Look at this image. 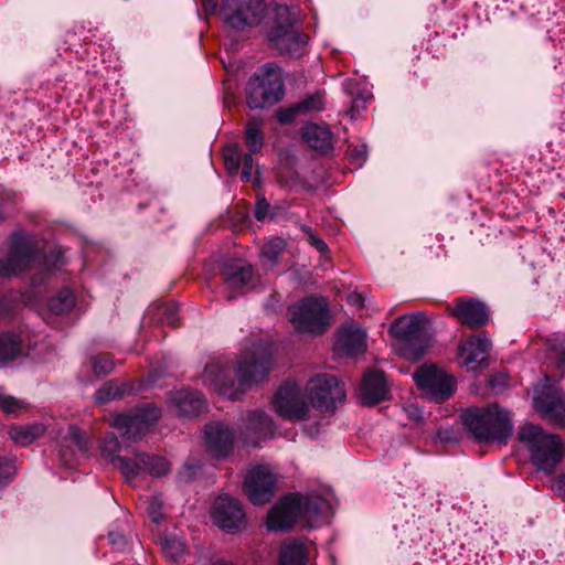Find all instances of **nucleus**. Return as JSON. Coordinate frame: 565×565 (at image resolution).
<instances>
[{
    "mask_svg": "<svg viewBox=\"0 0 565 565\" xmlns=\"http://www.w3.org/2000/svg\"><path fill=\"white\" fill-rule=\"evenodd\" d=\"M519 440L529 450L533 465L547 475L554 472L565 456L561 437L544 431L539 425H523L519 430Z\"/></svg>",
    "mask_w": 565,
    "mask_h": 565,
    "instance_id": "obj_3",
    "label": "nucleus"
},
{
    "mask_svg": "<svg viewBox=\"0 0 565 565\" xmlns=\"http://www.w3.org/2000/svg\"><path fill=\"white\" fill-rule=\"evenodd\" d=\"M556 490L565 495V473L557 476L554 480Z\"/></svg>",
    "mask_w": 565,
    "mask_h": 565,
    "instance_id": "obj_52",
    "label": "nucleus"
},
{
    "mask_svg": "<svg viewBox=\"0 0 565 565\" xmlns=\"http://www.w3.org/2000/svg\"><path fill=\"white\" fill-rule=\"evenodd\" d=\"M298 22L299 11L295 4L275 3L268 18L267 39L279 54L300 57L306 53L309 36L295 29Z\"/></svg>",
    "mask_w": 565,
    "mask_h": 565,
    "instance_id": "obj_2",
    "label": "nucleus"
},
{
    "mask_svg": "<svg viewBox=\"0 0 565 565\" xmlns=\"http://www.w3.org/2000/svg\"><path fill=\"white\" fill-rule=\"evenodd\" d=\"M301 513V500L294 495L285 497L268 512L267 527L274 531L289 529L299 521Z\"/></svg>",
    "mask_w": 565,
    "mask_h": 565,
    "instance_id": "obj_17",
    "label": "nucleus"
},
{
    "mask_svg": "<svg viewBox=\"0 0 565 565\" xmlns=\"http://www.w3.org/2000/svg\"><path fill=\"white\" fill-rule=\"evenodd\" d=\"M426 319L420 315L404 316L391 326V332L398 340L399 355L409 361L419 360L430 345Z\"/></svg>",
    "mask_w": 565,
    "mask_h": 565,
    "instance_id": "obj_5",
    "label": "nucleus"
},
{
    "mask_svg": "<svg viewBox=\"0 0 565 565\" xmlns=\"http://www.w3.org/2000/svg\"><path fill=\"white\" fill-rule=\"evenodd\" d=\"M100 448H102L103 452L113 457L115 454H117L119 451L120 444L114 433H108L103 438V440L100 443Z\"/></svg>",
    "mask_w": 565,
    "mask_h": 565,
    "instance_id": "obj_42",
    "label": "nucleus"
},
{
    "mask_svg": "<svg viewBox=\"0 0 565 565\" xmlns=\"http://www.w3.org/2000/svg\"><path fill=\"white\" fill-rule=\"evenodd\" d=\"M161 546L166 556L174 561H178L185 553L184 541L177 536H166Z\"/></svg>",
    "mask_w": 565,
    "mask_h": 565,
    "instance_id": "obj_37",
    "label": "nucleus"
},
{
    "mask_svg": "<svg viewBox=\"0 0 565 565\" xmlns=\"http://www.w3.org/2000/svg\"><path fill=\"white\" fill-rule=\"evenodd\" d=\"M447 311L470 329L481 328L489 320L486 305L473 298H458L447 306Z\"/></svg>",
    "mask_w": 565,
    "mask_h": 565,
    "instance_id": "obj_16",
    "label": "nucleus"
},
{
    "mask_svg": "<svg viewBox=\"0 0 565 565\" xmlns=\"http://www.w3.org/2000/svg\"><path fill=\"white\" fill-rule=\"evenodd\" d=\"M22 351V341L14 333H0V362L17 359Z\"/></svg>",
    "mask_w": 565,
    "mask_h": 565,
    "instance_id": "obj_32",
    "label": "nucleus"
},
{
    "mask_svg": "<svg viewBox=\"0 0 565 565\" xmlns=\"http://www.w3.org/2000/svg\"><path fill=\"white\" fill-rule=\"evenodd\" d=\"M302 230L307 234L308 242L312 247H315L321 254L329 252L328 245L320 237H318L310 227L303 226Z\"/></svg>",
    "mask_w": 565,
    "mask_h": 565,
    "instance_id": "obj_45",
    "label": "nucleus"
},
{
    "mask_svg": "<svg viewBox=\"0 0 565 565\" xmlns=\"http://www.w3.org/2000/svg\"><path fill=\"white\" fill-rule=\"evenodd\" d=\"M245 145L250 153L260 151L264 145L263 120L257 117L248 119L246 124Z\"/></svg>",
    "mask_w": 565,
    "mask_h": 565,
    "instance_id": "obj_30",
    "label": "nucleus"
},
{
    "mask_svg": "<svg viewBox=\"0 0 565 565\" xmlns=\"http://www.w3.org/2000/svg\"><path fill=\"white\" fill-rule=\"evenodd\" d=\"M222 2H203V12L206 17L220 14L222 17Z\"/></svg>",
    "mask_w": 565,
    "mask_h": 565,
    "instance_id": "obj_48",
    "label": "nucleus"
},
{
    "mask_svg": "<svg viewBox=\"0 0 565 565\" xmlns=\"http://www.w3.org/2000/svg\"><path fill=\"white\" fill-rule=\"evenodd\" d=\"M242 160H243V170H242L241 178H242L243 182H248L252 178V172H253V167H254V160H253L252 153L250 152L246 153Z\"/></svg>",
    "mask_w": 565,
    "mask_h": 565,
    "instance_id": "obj_47",
    "label": "nucleus"
},
{
    "mask_svg": "<svg viewBox=\"0 0 565 565\" xmlns=\"http://www.w3.org/2000/svg\"><path fill=\"white\" fill-rule=\"evenodd\" d=\"M271 369L268 345L258 343L252 350L241 353L234 367L220 359L211 360L204 369V385L220 395L237 399L253 384L262 382Z\"/></svg>",
    "mask_w": 565,
    "mask_h": 565,
    "instance_id": "obj_1",
    "label": "nucleus"
},
{
    "mask_svg": "<svg viewBox=\"0 0 565 565\" xmlns=\"http://www.w3.org/2000/svg\"><path fill=\"white\" fill-rule=\"evenodd\" d=\"M245 428L246 438L257 445L258 440L273 434V422L264 412L254 411L248 413Z\"/></svg>",
    "mask_w": 565,
    "mask_h": 565,
    "instance_id": "obj_27",
    "label": "nucleus"
},
{
    "mask_svg": "<svg viewBox=\"0 0 565 565\" xmlns=\"http://www.w3.org/2000/svg\"><path fill=\"white\" fill-rule=\"evenodd\" d=\"M302 138L316 151L327 152L333 146V136L330 129L317 124L306 125L302 128Z\"/></svg>",
    "mask_w": 565,
    "mask_h": 565,
    "instance_id": "obj_26",
    "label": "nucleus"
},
{
    "mask_svg": "<svg viewBox=\"0 0 565 565\" xmlns=\"http://www.w3.org/2000/svg\"><path fill=\"white\" fill-rule=\"evenodd\" d=\"M461 420L478 443L507 444L512 431L509 413L498 405L469 408L461 414Z\"/></svg>",
    "mask_w": 565,
    "mask_h": 565,
    "instance_id": "obj_4",
    "label": "nucleus"
},
{
    "mask_svg": "<svg viewBox=\"0 0 565 565\" xmlns=\"http://www.w3.org/2000/svg\"><path fill=\"white\" fill-rule=\"evenodd\" d=\"M301 114L319 111L324 107V96L321 93H315L297 103Z\"/></svg>",
    "mask_w": 565,
    "mask_h": 565,
    "instance_id": "obj_39",
    "label": "nucleus"
},
{
    "mask_svg": "<svg viewBox=\"0 0 565 565\" xmlns=\"http://www.w3.org/2000/svg\"><path fill=\"white\" fill-rule=\"evenodd\" d=\"M76 300L73 291L64 287L47 301L49 313L62 316L68 313L75 307Z\"/></svg>",
    "mask_w": 565,
    "mask_h": 565,
    "instance_id": "obj_28",
    "label": "nucleus"
},
{
    "mask_svg": "<svg viewBox=\"0 0 565 565\" xmlns=\"http://www.w3.org/2000/svg\"><path fill=\"white\" fill-rule=\"evenodd\" d=\"M161 417V411L153 404L147 403L137 406L128 413H113L107 423L121 431L122 436L137 440L145 436Z\"/></svg>",
    "mask_w": 565,
    "mask_h": 565,
    "instance_id": "obj_7",
    "label": "nucleus"
},
{
    "mask_svg": "<svg viewBox=\"0 0 565 565\" xmlns=\"http://www.w3.org/2000/svg\"><path fill=\"white\" fill-rule=\"evenodd\" d=\"M111 461L119 468L121 473L129 481L135 479L142 470V462L139 460V455L136 457V459L118 456L116 458H111Z\"/></svg>",
    "mask_w": 565,
    "mask_h": 565,
    "instance_id": "obj_35",
    "label": "nucleus"
},
{
    "mask_svg": "<svg viewBox=\"0 0 565 565\" xmlns=\"http://www.w3.org/2000/svg\"><path fill=\"white\" fill-rule=\"evenodd\" d=\"M369 98H370V96L363 97L361 99L360 98L354 99L353 105H352L351 109L349 110L351 118H355L360 114L361 109L365 108V103Z\"/></svg>",
    "mask_w": 565,
    "mask_h": 565,
    "instance_id": "obj_50",
    "label": "nucleus"
},
{
    "mask_svg": "<svg viewBox=\"0 0 565 565\" xmlns=\"http://www.w3.org/2000/svg\"><path fill=\"white\" fill-rule=\"evenodd\" d=\"M0 409L8 414L18 416L26 409V404L10 395H0Z\"/></svg>",
    "mask_w": 565,
    "mask_h": 565,
    "instance_id": "obj_38",
    "label": "nucleus"
},
{
    "mask_svg": "<svg viewBox=\"0 0 565 565\" xmlns=\"http://www.w3.org/2000/svg\"><path fill=\"white\" fill-rule=\"evenodd\" d=\"M212 516L215 524L227 532L241 531L246 523L239 501L226 494L215 500Z\"/></svg>",
    "mask_w": 565,
    "mask_h": 565,
    "instance_id": "obj_15",
    "label": "nucleus"
},
{
    "mask_svg": "<svg viewBox=\"0 0 565 565\" xmlns=\"http://www.w3.org/2000/svg\"><path fill=\"white\" fill-rule=\"evenodd\" d=\"M490 341L487 338L469 337L458 345L461 364L469 370H476L488 358Z\"/></svg>",
    "mask_w": 565,
    "mask_h": 565,
    "instance_id": "obj_19",
    "label": "nucleus"
},
{
    "mask_svg": "<svg viewBox=\"0 0 565 565\" xmlns=\"http://www.w3.org/2000/svg\"><path fill=\"white\" fill-rule=\"evenodd\" d=\"M45 431V427L42 424L34 423L24 426H12L9 429V435L14 440V443L28 446L32 444L35 439L42 436Z\"/></svg>",
    "mask_w": 565,
    "mask_h": 565,
    "instance_id": "obj_29",
    "label": "nucleus"
},
{
    "mask_svg": "<svg viewBox=\"0 0 565 565\" xmlns=\"http://www.w3.org/2000/svg\"><path fill=\"white\" fill-rule=\"evenodd\" d=\"M299 115H301V111H300L298 105L295 104L288 108L279 109L277 111V119L281 124H288V122H291L292 120H295Z\"/></svg>",
    "mask_w": 565,
    "mask_h": 565,
    "instance_id": "obj_44",
    "label": "nucleus"
},
{
    "mask_svg": "<svg viewBox=\"0 0 565 565\" xmlns=\"http://www.w3.org/2000/svg\"><path fill=\"white\" fill-rule=\"evenodd\" d=\"M289 320L300 332L323 333L329 324L327 302L313 297L306 298L289 308Z\"/></svg>",
    "mask_w": 565,
    "mask_h": 565,
    "instance_id": "obj_9",
    "label": "nucleus"
},
{
    "mask_svg": "<svg viewBox=\"0 0 565 565\" xmlns=\"http://www.w3.org/2000/svg\"><path fill=\"white\" fill-rule=\"evenodd\" d=\"M242 162V153L237 146H228L224 149V164L230 173H237Z\"/></svg>",
    "mask_w": 565,
    "mask_h": 565,
    "instance_id": "obj_40",
    "label": "nucleus"
},
{
    "mask_svg": "<svg viewBox=\"0 0 565 565\" xmlns=\"http://www.w3.org/2000/svg\"><path fill=\"white\" fill-rule=\"evenodd\" d=\"M171 403L182 415H198L205 408L202 393L193 390H180L172 394Z\"/></svg>",
    "mask_w": 565,
    "mask_h": 565,
    "instance_id": "obj_24",
    "label": "nucleus"
},
{
    "mask_svg": "<svg viewBox=\"0 0 565 565\" xmlns=\"http://www.w3.org/2000/svg\"><path fill=\"white\" fill-rule=\"evenodd\" d=\"M365 338L364 330L358 323L344 324L338 331L334 350L349 356L363 353L366 350Z\"/></svg>",
    "mask_w": 565,
    "mask_h": 565,
    "instance_id": "obj_18",
    "label": "nucleus"
},
{
    "mask_svg": "<svg viewBox=\"0 0 565 565\" xmlns=\"http://www.w3.org/2000/svg\"><path fill=\"white\" fill-rule=\"evenodd\" d=\"M268 211H269V203L267 202V200L262 196V198H257V201H256V205H255V211H254V215L256 217L257 221H264L266 218V216L268 215Z\"/></svg>",
    "mask_w": 565,
    "mask_h": 565,
    "instance_id": "obj_46",
    "label": "nucleus"
},
{
    "mask_svg": "<svg viewBox=\"0 0 565 565\" xmlns=\"http://www.w3.org/2000/svg\"><path fill=\"white\" fill-rule=\"evenodd\" d=\"M387 392L385 375L382 371L371 370L365 373L360 388L361 401L364 405L373 406L382 402Z\"/></svg>",
    "mask_w": 565,
    "mask_h": 565,
    "instance_id": "obj_21",
    "label": "nucleus"
},
{
    "mask_svg": "<svg viewBox=\"0 0 565 565\" xmlns=\"http://www.w3.org/2000/svg\"><path fill=\"white\" fill-rule=\"evenodd\" d=\"M420 392L435 403L450 398L456 391V379L434 364H424L413 374Z\"/></svg>",
    "mask_w": 565,
    "mask_h": 565,
    "instance_id": "obj_10",
    "label": "nucleus"
},
{
    "mask_svg": "<svg viewBox=\"0 0 565 565\" xmlns=\"http://www.w3.org/2000/svg\"><path fill=\"white\" fill-rule=\"evenodd\" d=\"M93 371L96 375H107L114 370V361L111 356L107 353H102L96 355L93 361Z\"/></svg>",
    "mask_w": 565,
    "mask_h": 565,
    "instance_id": "obj_41",
    "label": "nucleus"
},
{
    "mask_svg": "<svg viewBox=\"0 0 565 565\" xmlns=\"http://www.w3.org/2000/svg\"><path fill=\"white\" fill-rule=\"evenodd\" d=\"M36 247L22 233L12 235L11 249L4 259H0V276L10 277L20 274L34 262Z\"/></svg>",
    "mask_w": 565,
    "mask_h": 565,
    "instance_id": "obj_13",
    "label": "nucleus"
},
{
    "mask_svg": "<svg viewBox=\"0 0 565 565\" xmlns=\"http://www.w3.org/2000/svg\"><path fill=\"white\" fill-rule=\"evenodd\" d=\"M205 440L214 456L225 457L233 449L234 433L222 423H211L205 427Z\"/></svg>",
    "mask_w": 565,
    "mask_h": 565,
    "instance_id": "obj_20",
    "label": "nucleus"
},
{
    "mask_svg": "<svg viewBox=\"0 0 565 565\" xmlns=\"http://www.w3.org/2000/svg\"><path fill=\"white\" fill-rule=\"evenodd\" d=\"M541 415L558 427H565V402L555 393H542L534 398Z\"/></svg>",
    "mask_w": 565,
    "mask_h": 565,
    "instance_id": "obj_23",
    "label": "nucleus"
},
{
    "mask_svg": "<svg viewBox=\"0 0 565 565\" xmlns=\"http://www.w3.org/2000/svg\"><path fill=\"white\" fill-rule=\"evenodd\" d=\"M406 411L408 412L409 416L414 419H418L420 417V412L415 405H408Z\"/></svg>",
    "mask_w": 565,
    "mask_h": 565,
    "instance_id": "obj_54",
    "label": "nucleus"
},
{
    "mask_svg": "<svg viewBox=\"0 0 565 565\" xmlns=\"http://www.w3.org/2000/svg\"><path fill=\"white\" fill-rule=\"evenodd\" d=\"M220 275L228 289H239L253 278V267L243 260H227L220 270Z\"/></svg>",
    "mask_w": 565,
    "mask_h": 565,
    "instance_id": "obj_22",
    "label": "nucleus"
},
{
    "mask_svg": "<svg viewBox=\"0 0 565 565\" xmlns=\"http://www.w3.org/2000/svg\"><path fill=\"white\" fill-rule=\"evenodd\" d=\"M276 478L268 467L257 466L246 476L244 492L254 504H264L274 495Z\"/></svg>",
    "mask_w": 565,
    "mask_h": 565,
    "instance_id": "obj_14",
    "label": "nucleus"
},
{
    "mask_svg": "<svg viewBox=\"0 0 565 565\" xmlns=\"http://www.w3.org/2000/svg\"><path fill=\"white\" fill-rule=\"evenodd\" d=\"M68 431H70V436H71V438L74 440V443H75L79 448H83L84 443H83V440H82V434H81V430H79L76 426L71 425V426H70V428H68Z\"/></svg>",
    "mask_w": 565,
    "mask_h": 565,
    "instance_id": "obj_51",
    "label": "nucleus"
},
{
    "mask_svg": "<svg viewBox=\"0 0 565 565\" xmlns=\"http://www.w3.org/2000/svg\"><path fill=\"white\" fill-rule=\"evenodd\" d=\"M169 326L173 327V328H178L179 327V323H178V318L174 316V315H170L166 318L164 320Z\"/></svg>",
    "mask_w": 565,
    "mask_h": 565,
    "instance_id": "obj_55",
    "label": "nucleus"
},
{
    "mask_svg": "<svg viewBox=\"0 0 565 565\" xmlns=\"http://www.w3.org/2000/svg\"><path fill=\"white\" fill-rule=\"evenodd\" d=\"M349 301L353 305H356V306H362L363 305V297L362 295L360 294H351L349 296Z\"/></svg>",
    "mask_w": 565,
    "mask_h": 565,
    "instance_id": "obj_53",
    "label": "nucleus"
},
{
    "mask_svg": "<svg viewBox=\"0 0 565 565\" xmlns=\"http://www.w3.org/2000/svg\"><path fill=\"white\" fill-rule=\"evenodd\" d=\"M139 460L142 462V470L147 471L150 476L161 477L170 471V463L163 457L141 454L139 455Z\"/></svg>",
    "mask_w": 565,
    "mask_h": 565,
    "instance_id": "obj_33",
    "label": "nucleus"
},
{
    "mask_svg": "<svg viewBox=\"0 0 565 565\" xmlns=\"http://www.w3.org/2000/svg\"><path fill=\"white\" fill-rule=\"evenodd\" d=\"M548 360L562 374L565 373V338L553 341L548 352Z\"/></svg>",
    "mask_w": 565,
    "mask_h": 565,
    "instance_id": "obj_36",
    "label": "nucleus"
},
{
    "mask_svg": "<svg viewBox=\"0 0 565 565\" xmlns=\"http://www.w3.org/2000/svg\"><path fill=\"white\" fill-rule=\"evenodd\" d=\"M309 545L296 539H287L279 551V565H305L309 558Z\"/></svg>",
    "mask_w": 565,
    "mask_h": 565,
    "instance_id": "obj_25",
    "label": "nucleus"
},
{
    "mask_svg": "<svg viewBox=\"0 0 565 565\" xmlns=\"http://www.w3.org/2000/svg\"><path fill=\"white\" fill-rule=\"evenodd\" d=\"M285 94L280 68L274 63L259 67L246 86L247 104L250 108H265L279 103Z\"/></svg>",
    "mask_w": 565,
    "mask_h": 565,
    "instance_id": "obj_6",
    "label": "nucleus"
},
{
    "mask_svg": "<svg viewBox=\"0 0 565 565\" xmlns=\"http://www.w3.org/2000/svg\"><path fill=\"white\" fill-rule=\"evenodd\" d=\"M15 472L11 461L0 458V488L7 484Z\"/></svg>",
    "mask_w": 565,
    "mask_h": 565,
    "instance_id": "obj_43",
    "label": "nucleus"
},
{
    "mask_svg": "<svg viewBox=\"0 0 565 565\" xmlns=\"http://www.w3.org/2000/svg\"><path fill=\"white\" fill-rule=\"evenodd\" d=\"M285 248L286 242L282 238L271 237L262 246L260 255L263 259L274 265L284 253Z\"/></svg>",
    "mask_w": 565,
    "mask_h": 565,
    "instance_id": "obj_34",
    "label": "nucleus"
},
{
    "mask_svg": "<svg viewBox=\"0 0 565 565\" xmlns=\"http://www.w3.org/2000/svg\"><path fill=\"white\" fill-rule=\"evenodd\" d=\"M305 393L310 404L320 412H333L345 398L343 384L332 374H318L306 385Z\"/></svg>",
    "mask_w": 565,
    "mask_h": 565,
    "instance_id": "obj_8",
    "label": "nucleus"
},
{
    "mask_svg": "<svg viewBox=\"0 0 565 565\" xmlns=\"http://www.w3.org/2000/svg\"><path fill=\"white\" fill-rule=\"evenodd\" d=\"M296 382L287 381L279 386L273 397L275 412L288 420H305L309 417L310 407Z\"/></svg>",
    "mask_w": 565,
    "mask_h": 565,
    "instance_id": "obj_12",
    "label": "nucleus"
},
{
    "mask_svg": "<svg viewBox=\"0 0 565 565\" xmlns=\"http://www.w3.org/2000/svg\"><path fill=\"white\" fill-rule=\"evenodd\" d=\"M222 18L236 30L256 26L264 19L268 21L276 2H222Z\"/></svg>",
    "mask_w": 565,
    "mask_h": 565,
    "instance_id": "obj_11",
    "label": "nucleus"
},
{
    "mask_svg": "<svg viewBox=\"0 0 565 565\" xmlns=\"http://www.w3.org/2000/svg\"><path fill=\"white\" fill-rule=\"evenodd\" d=\"M132 390L127 384H119L115 381L105 383L95 394V399L99 404H105L114 399L125 397Z\"/></svg>",
    "mask_w": 565,
    "mask_h": 565,
    "instance_id": "obj_31",
    "label": "nucleus"
},
{
    "mask_svg": "<svg viewBox=\"0 0 565 565\" xmlns=\"http://www.w3.org/2000/svg\"><path fill=\"white\" fill-rule=\"evenodd\" d=\"M149 515L151 520L157 524L160 523L163 518V514L160 511V502L157 499H153L150 503Z\"/></svg>",
    "mask_w": 565,
    "mask_h": 565,
    "instance_id": "obj_49",
    "label": "nucleus"
}]
</instances>
